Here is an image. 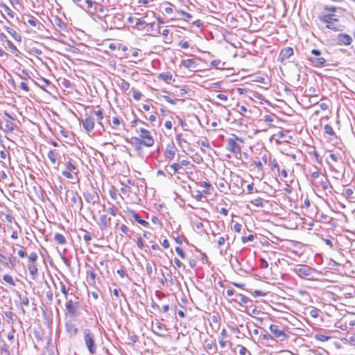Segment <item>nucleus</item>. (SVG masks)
<instances>
[{
	"label": "nucleus",
	"mask_w": 355,
	"mask_h": 355,
	"mask_svg": "<svg viewBox=\"0 0 355 355\" xmlns=\"http://www.w3.org/2000/svg\"><path fill=\"white\" fill-rule=\"evenodd\" d=\"M325 133L329 135H334L335 134L333 128L329 125H325L324 127Z\"/></svg>",
	"instance_id": "obj_42"
},
{
	"label": "nucleus",
	"mask_w": 355,
	"mask_h": 355,
	"mask_svg": "<svg viewBox=\"0 0 355 355\" xmlns=\"http://www.w3.org/2000/svg\"><path fill=\"white\" fill-rule=\"evenodd\" d=\"M62 174L64 177L68 178V179H73V175L72 174L70 173L69 171H63L62 172Z\"/></svg>",
	"instance_id": "obj_55"
},
{
	"label": "nucleus",
	"mask_w": 355,
	"mask_h": 355,
	"mask_svg": "<svg viewBox=\"0 0 355 355\" xmlns=\"http://www.w3.org/2000/svg\"><path fill=\"white\" fill-rule=\"evenodd\" d=\"M28 258L30 262L29 263H35L36 261L38 259V255L35 252H33L28 255Z\"/></svg>",
	"instance_id": "obj_30"
},
{
	"label": "nucleus",
	"mask_w": 355,
	"mask_h": 355,
	"mask_svg": "<svg viewBox=\"0 0 355 355\" xmlns=\"http://www.w3.org/2000/svg\"><path fill=\"white\" fill-rule=\"evenodd\" d=\"M254 166L258 168L259 171L263 170V164L259 160L254 161Z\"/></svg>",
	"instance_id": "obj_54"
},
{
	"label": "nucleus",
	"mask_w": 355,
	"mask_h": 355,
	"mask_svg": "<svg viewBox=\"0 0 355 355\" xmlns=\"http://www.w3.org/2000/svg\"><path fill=\"white\" fill-rule=\"evenodd\" d=\"M83 196L85 200L91 204H95L96 200L98 198V196L96 191L94 190L92 191H86L83 193Z\"/></svg>",
	"instance_id": "obj_11"
},
{
	"label": "nucleus",
	"mask_w": 355,
	"mask_h": 355,
	"mask_svg": "<svg viewBox=\"0 0 355 355\" xmlns=\"http://www.w3.org/2000/svg\"><path fill=\"white\" fill-rule=\"evenodd\" d=\"M112 123H113V125H112V128L113 129H117V128L121 124V121L119 120V119L116 116H114L113 119H112Z\"/></svg>",
	"instance_id": "obj_41"
},
{
	"label": "nucleus",
	"mask_w": 355,
	"mask_h": 355,
	"mask_svg": "<svg viewBox=\"0 0 355 355\" xmlns=\"http://www.w3.org/2000/svg\"><path fill=\"white\" fill-rule=\"evenodd\" d=\"M338 40L340 44L347 46L351 44L352 42V38L348 34L340 33L338 35Z\"/></svg>",
	"instance_id": "obj_15"
},
{
	"label": "nucleus",
	"mask_w": 355,
	"mask_h": 355,
	"mask_svg": "<svg viewBox=\"0 0 355 355\" xmlns=\"http://www.w3.org/2000/svg\"><path fill=\"white\" fill-rule=\"evenodd\" d=\"M98 225L101 230H107L111 225V218L107 217L105 214L101 215Z\"/></svg>",
	"instance_id": "obj_12"
},
{
	"label": "nucleus",
	"mask_w": 355,
	"mask_h": 355,
	"mask_svg": "<svg viewBox=\"0 0 355 355\" xmlns=\"http://www.w3.org/2000/svg\"><path fill=\"white\" fill-rule=\"evenodd\" d=\"M118 85L123 91H128L130 87V83L123 78H120Z\"/></svg>",
	"instance_id": "obj_24"
},
{
	"label": "nucleus",
	"mask_w": 355,
	"mask_h": 355,
	"mask_svg": "<svg viewBox=\"0 0 355 355\" xmlns=\"http://www.w3.org/2000/svg\"><path fill=\"white\" fill-rule=\"evenodd\" d=\"M93 6L92 0H83V3H78V6L83 8H91Z\"/></svg>",
	"instance_id": "obj_29"
},
{
	"label": "nucleus",
	"mask_w": 355,
	"mask_h": 355,
	"mask_svg": "<svg viewBox=\"0 0 355 355\" xmlns=\"http://www.w3.org/2000/svg\"><path fill=\"white\" fill-rule=\"evenodd\" d=\"M26 17H28V19L26 21H24L25 24L28 23L33 27H37L38 26L37 29H40V26L42 24L38 21V20L35 17L29 15H26Z\"/></svg>",
	"instance_id": "obj_19"
},
{
	"label": "nucleus",
	"mask_w": 355,
	"mask_h": 355,
	"mask_svg": "<svg viewBox=\"0 0 355 355\" xmlns=\"http://www.w3.org/2000/svg\"><path fill=\"white\" fill-rule=\"evenodd\" d=\"M47 156L49 159L51 160L52 164H55L57 160V156L56 154L54 153L53 150L49 151Z\"/></svg>",
	"instance_id": "obj_32"
},
{
	"label": "nucleus",
	"mask_w": 355,
	"mask_h": 355,
	"mask_svg": "<svg viewBox=\"0 0 355 355\" xmlns=\"http://www.w3.org/2000/svg\"><path fill=\"white\" fill-rule=\"evenodd\" d=\"M295 271L299 277H310L313 274V269L307 265H302L295 269Z\"/></svg>",
	"instance_id": "obj_5"
},
{
	"label": "nucleus",
	"mask_w": 355,
	"mask_h": 355,
	"mask_svg": "<svg viewBox=\"0 0 355 355\" xmlns=\"http://www.w3.org/2000/svg\"><path fill=\"white\" fill-rule=\"evenodd\" d=\"M260 268L262 269L267 268L268 267V262L263 258L260 259Z\"/></svg>",
	"instance_id": "obj_52"
},
{
	"label": "nucleus",
	"mask_w": 355,
	"mask_h": 355,
	"mask_svg": "<svg viewBox=\"0 0 355 355\" xmlns=\"http://www.w3.org/2000/svg\"><path fill=\"white\" fill-rule=\"evenodd\" d=\"M181 168L182 167L180 164L174 163L169 166V169L167 170V172L171 175H173L176 173H179V171Z\"/></svg>",
	"instance_id": "obj_20"
},
{
	"label": "nucleus",
	"mask_w": 355,
	"mask_h": 355,
	"mask_svg": "<svg viewBox=\"0 0 355 355\" xmlns=\"http://www.w3.org/2000/svg\"><path fill=\"white\" fill-rule=\"evenodd\" d=\"M162 98L168 103L172 104V105H175L176 104V102L178 101V99H172L169 96H166V95H164L162 96Z\"/></svg>",
	"instance_id": "obj_47"
},
{
	"label": "nucleus",
	"mask_w": 355,
	"mask_h": 355,
	"mask_svg": "<svg viewBox=\"0 0 355 355\" xmlns=\"http://www.w3.org/2000/svg\"><path fill=\"white\" fill-rule=\"evenodd\" d=\"M105 211L112 216H115L116 215V211L113 206L108 207Z\"/></svg>",
	"instance_id": "obj_51"
},
{
	"label": "nucleus",
	"mask_w": 355,
	"mask_h": 355,
	"mask_svg": "<svg viewBox=\"0 0 355 355\" xmlns=\"http://www.w3.org/2000/svg\"><path fill=\"white\" fill-rule=\"evenodd\" d=\"M8 264H10L11 268H14L17 263L16 258L14 256L11 255L10 257H8Z\"/></svg>",
	"instance_id": "obj_43"
},
{
	"label": "nucleus",
	"mask_w": 355,
	"mask_h": 355,
	"mask_svg": "<svg viewBox=\"0 0 355 355\" xmlns=\"http://www.w3.org/2000/svg\"><path fill=\"white\" fill-rule=\"evenodd\" d=\"M320 184L323 190H327L329 188V182L326 178H324L321 179Z\"/></svg>",
	"instance_id": "obj_31"
},
{
	"label": "nucleus",
	"mask_w": 355,
	"mask_h": 355,
	"mask_svg": "<svg viewBox=\"0 0 355 355\" xmlns=\"http://www.w3.org/2000/svg\"><path fill=\"white\" fill-rule=\"evenodd\" d=\"M158 77H159V78H160L166 82L171 80L172 78H173L171 73L169 72L159 73Z\"/></svg>",
	"instance_id": "obj_27"
},
{
	"label": "nucleus",
	"mask_w": 355,
	"mask_h": 355,
	"mask_svg": "<svg viewBox=\"0 0 355 355\" xmlns=\"http://www.w3.org/2000/svg\"><path fill=\"white\" fill-rule=\"evenodd\" d=\"M334 14H327L319 16L318 18L322 22L327 24L326 27L327 28L336 30V28L332 25V22L334 21H338V19L334 18Z\"/></svg>",
	"instance_id": "obj_7"
},
{
	"label": "nucleus",
	"mask_w": 355,
	"mask_h": 355,
	"mask_svg": "<svg viewBox=\"0 0 355 355\" xmlns=\"http://www.w3.org/2000/svg\"><path fill=\"white\" fill-rule=\"evenodd\" d=\"M65 329H66V331H67V334L69 336V337L76 336L79 331V330L76 327V326L71 322H66Z\"/></svg>",
	"instance_id": "obj_13"
},
{
	"label": "nucleus",
	"mask_w": 355,
	"mask_h": 355,
	"mask_svg": "<svg viewBox=\"0 0 355 355\" xmlns=\"http://www.w3.org/2000/svg\"><path fill=\"white\" fill-rule=\"evenodd\" d=\"M254 239V236L252 234H250L248 236H243L241 238L242 242L243 243H247L248 241H252Z\"/></svg>",
	"instance_id": "obj_44"
},
{
	"label": "nucleus",
	"mask_w": 355,
	"mask_h": 355,
	"mask_svg": "<svg viewBox=\"0 0 355 355\" xmlns=\"http://www.w3.org/2000/svg\"><path fill=\"white\" fill-rule=\"evenodd\" d=\"M251 203L258 207H263V199L261 198H257L252 200Z\"/></svg>",
	"instance_id": "obj_34"
},
{
	"label": "nucleus",
	"mask_w": 355,
	"mask_h": 355,
	"mask_svg": "<svg viewBox=\"0 0 355 355\" xmlns=\"http://www.w3.org/2000/svg\"><path fill=\"white\" fill-rule=\"evenodd\" d=\"M4 12L11 18L15 17V12L6 5H2Z\"/></svg>",
	"instance_id": "obj_33"
},
{
	"label": "nucleus",
	"mask_w": 355,
	"mask_h": 355,
	"mask_svg": "<svg viewBox=\"0 0 355 355\" xmlns=\"http://www.w3.org/2000/svg\"><path fill=\"white\" fill-rule=\"evenodd\" d=\"M132 96L135 100L139 101L141 99L142 94L140 92L137 90H133Z\"/></svg>",
	"instance_id": "obj_46"
},
{
	"label": "nucleus",
	"mask_w": 355,
	"mask_h": 355,
	"mask_svg": "<svg viewBox=\"0 0 355 355\" xmlns=\"http://www.w3.org/2000/svg\"><path fill=\"white\" fill-rule=\"evenodd\" d=\"M239 352L241 355H245L247 353L251 355L247 348L243 346L240 347Z\"/></svg>",
	"instance_id": "obj_50"
},
{
	"label": "nucleus",
	"mask_w": 355,
	"mask_h": 355,
	"mask_svg": "<svg viewBox=\"0 0 355 355\" xmlns=\"http://www.w3.org/2000/svg\"><path fill=\"white\" fill-rule=\"evenodd\" d=\"M7 46L10 49V51L12 53H15L18 52V49H17L15 45L13 44V43L11 41L7 40Z\"/></svg>",
	"instance_id": "obj_37"
},
{
	"label": "nucleus",
	"mask_w": 355,
	"mask_h": 355,
	"mask_svg": "<svg viewBox=\"0 0 355 355\" xmlns=\"http://www.w3.org/2000/svg\"><path fill=\"white\" fill-rule=\"evenodd\" d=\"M200 144L202 146L207 148H211V146H210L209 141L207 139L203 140V141H200Z\"/></svg>",
	"instance_id": "obj_62"
},
{
	"label": "nucleus",
	"mask_w": 355,
	"mask_h": 355,
	"mask_svg": "<svg viewBox=\"0 0 355 355\" xmlns=\"http://www.w3.org/2000/svg\"><path fill=\"white\" fill-rule=\"evenodd\" d=\"M293 54V49L291 47H286L281 51L279 59L282 62L284 60L289 58Z\"/></svg>",
	"instance_id": "obj_16"
},
{
	"label": "nucleus",
	"mask_w": 355,
	"mask_h": 355,
	"mask_svg": "<svg viewBox=\"0 0 355 355\" xmlns=\"http://www.w3.org/2000/svg\"><path fill=\"white\" fill-rule=\"evenodd\" d=\"M231 137L236 142V141H239V142H241V143H244V140L243 138L241 137H238L237 135H234V134H232L231 135Z\"/></svg>",
	"instance_id": "obj_59"
},
{
	"label": "nucleus",
	"mask_w": 355,
	"mask_h": 355,
	"mask_svg": "<svg viewBox=\"0 0 355 355\" xmlns=\"http://www.w3.org/2000/svg\"><path fill=\"white\" fill-rule=\"evenodd\" d=\"M5 316L8 319L9 322L13 323V313L11 311L5 312Z\"/></svg>",
	"instance_id": "obj_49"
},
{
	"label": "nucleus",
	"mask_w": 355,
	"mask_h": 355,
	"mask_svg": "<svg viewBox=\"0 0 355 355\" xmlns=\"http://www.w3.org/2000/svg\"><path fill=\"white\" fill-rule=\"evenodd\" d=\"M318 311L319 310L316 308H313L311 311H310V315H311V317L313 318H317L318 316Z\"/></svg>",
	"instance_id": "obj_58"
},
{
	"label": "nucleus",
	"mask_w": 355,
	"mask_h": 355,
	"mask_svg": "<svg viewBox=\"0 0 355 355\" xmlns=\"http://www.w3.org/2000/svg\"><path fill=\"white\" fill-rule=\"evenodd\" d=\"M4 30L11 35L16 41H21V36L15 30L9 27H4Z\"/></svg>",
	"instance_id": "obj_23"
},
{
	"label": "nucleus",
	"mask_w": 355,
	"mask_h": 355,
	"mask_svg": "<svg viewBox=\"0 0 355 355\" xmlns=\"http://www.w3.org/2000/svg\"><path fill=\"white\" fill-rule=\"evenodd\" d=\"M226 148L227 150L234 153H241V147L231 137L227 139Z\"/></svg>",
	"instance_id": "obj_8"
},
{
	"label": "nucleus",
	"mask_w": 355,
	"mask_h": 355,
	"mask_svg": "<svg viewBox=\"0 0 355 355\" xmlns=\"http://www.w3.org/2000/svg\"><path fill=\"white\" fill-rule=\"evenodd\" d=\"M229 239V236L226 235L225 236H220L218 241L217 243L218 246H222L225 243V241Z\"/></svg>",
	"instance_id": "obj_39"
},
{
	"label": "nucleus",
	"mask_w": 355,
	"mask_h": 355,
	"mask_svg": "<svg viewBox=\"0 0 355 355\" xmlns=\"http://www.w3.org/2000/svg\"><path fill=\"white\" fill-rule=\"evenodd\" d=\"M132 217L141 225L148 227L149 226V223L144 219H141L139 215L133 210L130 211Z\"/></svg>",
	"instance_id": "obj_18"
},
{
	"label": "nucleus",
	"mask_w": 355,
	"mask_h": 355,
	"mask_svg": "<svg viewBox=\"0 0 355 355\" xmlns=\"http://www.w3.org/2000/svg\"><path fill=\"white\" fill-rule=\"evenodd\" d=\"M75 300L72 299H67V302L65 304V309H66V314L68 315L71 318H76L78 316L79 311L78 309L80 306V303L78 301V297L76 296H74Z\"/></svg>",
	"instance_id": "obj_2"
},
{
	"label": "nucleus",
	"mask_w": 355,
	"mask_h": 355,
	"mask_svg": "<svg viewBox=\"0 0 355 355\" xmlns=\"http://www.w3.org/2000/svg\"><path fill=\"white\" fill-rule=\"evenodd\" d=\"M146 271L149 275L153 272V265L150 263H146Z\"/></svg>",
	"instance_id": "obj_63"
},
{
	"label": "nucleus",
	"mask_w": 355,
	"mask_h": 355,
	"mask_svg": "<svg viewBox=\"0 0 355 355\" xmlns=\"http://www.w3.org/2000/svg\"><path fill=\"white\" fill-rule=\"evenodd\" d=\"M324 9L326 11L331 12H333V13L335 12L336 11V10H337L336 7L328 6H324Z\"/></svg>",
	"instance_id": "obj_57"
},
{
	"label": "nucleus",
	"mask_w": 355,
	"mask_h": 355,
	"mask_svg": "<svg viewBox=\"0 0 355 355\" xmlns=\"http://www.w3.org/2000/svg\"><path fill=\"white\" fill-rule=\"evenodd\" d=\"M175 155V147H172L170 149H167L165 153V157L166 159L171 160L174 158Z\"/></svg>",
	"instance_id": "obj_26"
},
{
	"label": "nucleus",
	"mask_w": 355,
	"mask_h": 355,
	"mask_svg": "<svg viewBox=\"0 0 355 355\" xmlns=\"http://www.w3.org/2000/svg\"><path fill=\"white\" fill-rule=\"evenodd\" d=\"M177 142L181 145L182 142H187L185 139L182 138L181 134H178L175 137Z\"/></svg>",
	"instance_id": "obj_61"
},
{
	"label": "nucleus",
	"mask_w": 355,
	"mask_h": 355,
	"mask_svg": "<svg viewBox=\"0 0 355 355\" xmlns=\"http://www.w3.org/2000/svg\"><path fill=\"white\" fill-rule=\"evenodd\" d=\"M69 289V288H67V287L64 283L60 282V290H61V292L64 294V298L66 300L68 299Z\"/></svg>",
	"instance_id": "obj_35"
},
{
	"label": "nucleus",
	"mask_w": 355,
	"mask_h": 355,
	"mask_svg": "<svg viewBox=\"0 0 355 355\" xmlns=\"http://www.w3.org/2000/svg\"><path fill=\"white\" fill-rule=\"evenodd\" d=\"M83 340L85 345L91 354H94L96 352V337L94 333L89 329L83 330Z\"/></svg>",
	"instance_id": "obj_1"
},
{
	"label": "nucleus",
	"mask_w": 355,
	"mask_h": 355,
	"mask_svg": "<svg viewBox=\"0 0 355 355\" xmlns=\"http://www.w3.org/2000/svg\"><path fill=\"white\" fill-rule=\"evenodd\" d=\"M182 65L187 69H194L196 67V63L192 59H187L182 60Z\"/></svg>",
	"instance_id": "obj_22"
},
{
	"label": "nucleus",
	"mask_w": 355,
	"mask_h": 355,
	"mask_svg": "<svg viewBox=\"0 0 355 355\" xmlns=\"http://www.w3.org/2000/svg\"><path fill=\"white\" fill-rule=\"evenodd\" d=\"M21 303L24 306H28L29 299L27 296H24L21 298Z\"/></svg>",
	"instance_id": "obj_56"
},
{
	"label": "nucleus",
	"mask_w": 355,
	"mask_h": 355,
	"mask_svg": "<svg viewBox=\"0 0 355 355\" xmlns=\"http://www.w3.org/2000/svg\"><path fill=\"white\" fill-rule=\"evenodd\" d=\"M233 228H234V231H236V232H240L241 231L242 225L239 223H236L234 225Z\"/></svg>",
	"instance_id": "obj_64"
},
{
	"label": "nucleus",
	"mask_w": 355,
	"mask_h": 355,
	"mask_svg": "<svg viewBox=\"0 0 355 355\" xmlns=\"http://www.w3.org/2000/svg\"><path fill=\"white\" fill-rule=\"evenodd\" d=\"M315 340L321 342H325L329 340L331 338L330 336L324 335V334H317L315 335Z\"/></svg>",
	"instance_id": "obj_28"
},
{
	"label": "nucleus",
	"mask_w": 355,
	"mask_h": 355,
	"mask_svg": "<svg viewBox=\"0 0 355 355\" xmlns=\"http://www.w3.org/2000/svg\"><path fill=\"white\" fill-rule=\"evenodd\" d=\"M179 13H180L182 17H185L187 19L192 18V15L190 13L184 12L183 10H179Z\"/></svg>",
	"instance_id": "obj_53"
},
{
	"label": "nucleus",
	"mask_w": 355,
	"mask_h": 355,
	"mask_svg": "<svg viewBox=\"0 0 355 355\" xmlns=\"http://www.w3.org/2000/svg\"><path fill=\"white\" fill-rule=\"evenodd\" d=\"M152 329L153 331L159 336H162L163 333L167 330L166 325L158 320L152 324Z\"/></svg>",
	"instance_id": "obj_9"
},
{
	"label": "nucleus",
	"mask_w": 355,
	"mask_h": 355,
	"mask_svg": "<svg viewBox=\"0 0 355 355\" xmlns=\"http://www.w3.org/2000/svg\"><path fill=\"white\" fill-rule=\"evenodd\" d=\"M311 56L309 58L312 64L317 67H322L325 65L326 60L321 57V52L318 49H313L311 51Z\"/></svg>",
	"instance_id": "obj_3"
},
{
	"label": "nucleus",
	"mask_w": 355,
	"mask_h": 355,
	"mask_svg": "<svg viewBox=\"0 0 355 355\" xmlns=\"http://www.w3.org/2000/svg\"><path fill=\"white\" fill-rule=\"evenodd\" d=\"M146 25H148V23L146 21L141 20L140 19H136V23L134 26H132V28L142 31Z\"/></svg>",
	"instance_id": "obj_21"
},
{
	"label": "nucleus",
	"mask_w": 355,
	"mask_h": 355,
	"mask_svg": "<svg viewBox=\"0 0 355 355\" xmlns=\"http://www.w3.org/2000/svg\"><path fill=\"white\" fill-rule=\"evenodd\" d=\"M221 62L220 60H214L211 62V66L215 67L216 69H223V67H220Z\"/></svg>",
	"instance_id": "obj_40"
},
{
	"label": "nucleus",
	"mask_w": 355,
	"mask_h": 355,
	"mask_svg": "<svg viewBox=\"0 0 355 355\" xmlns=\"http://www.w3.org/2000/svg\"><path fill=\"white\" fill-rule=\"evenodd\" d=\"M139 132H141L140 138L143 141V146L146 147H151L154 144V139L150 135V132L144 128H139Z\"/></svg>",
	"instance_id": "obj_4"
},
{
	"label": "nucleus",
	"mask_w": 355,
	"mask_h": 355,
	"mask_svg": "<svg viewBox=\"0 0 355 355\" xmlns=\"http://www.w3.org/2000/svg\"><path fill=\"white\" fill-rule=\"evenodd\" d=\"M125 141L134 146L138 153L141 151V146L143 145V141L140 137H132L130 139L127 138Z\"/></svg>",
	"instance_id": "obj_10"
},
{
	"label": "nucleus",
	"mask_w": 355,
	"mask_h": 355,
	"mask_svg": "<svg viewBox=\"0 0 355 355\" xmlns=\"http://www.w3.org/2000/svg\"><path fill=\"white\" fill-rule=\"evenodd\" d=\"M54 240L57 243L60 245H64L67 243L65 237L62 234L59 233L55 234Z\"/></svg>",
	"instance_id": "obj_25"
},
{
	"label": "nucleus",
	"mask_w": 355,
	"mask_h": 355,
	"mask_svg": "<svg viewBox=\"0 0 355 355\" xmlns=\"http://www.w3.org/2000/svg\"><path fill=\"white\" fill-rule=\"evenodd\" d=\"M19 87L25 92L29 91V87L25 82H21L19 85Z\"/></svg>",
	"instance_id": "obj_60"
},
{
	"label": "nucleus",
	"mask_w": 355,
	"mask_h": 355,
	"mask_svg": "<svg viewBox=\"0 0 355 355\" xmlns=\"http://www.w3.org/2000/svg\"><path fill=\"white\" fill-rule=\"evenodd\" d=\"M3 279L8 284H10L12 286H15V281L13 280L12 277L10 275H4L3 276Z\"/></svg>",
	"instance_id": "obj_36"
},
{
	"label": "nucleus",
	"mask_w": 355,
	"mask_h": 355,
	"mask_svg": "<svg viewBox=\"0 0 355 355\" xmlns=\"http://www.w3.org/2000/svg\"><path fill=\"white\" fill-rule=\"evenodd\" d=\"M175 252L178 254V255L182 258V259H184L185 258V253L184 252V251L182 250V249L180 247H176L175 248Z\"/></svg>",
	"instance_id": "obj_48"
},
{
	"label": "nucleus",
	"mask_w": 355,
	"mask_h": 355,
	"mask_svg": "<svg viewBox=\"0 0 355 355\" xmlns=\"http://www.w3.org/2000/svg\"><path fill=\"white\" fill-rule=\"evenodd\" d=\"M90 114L96 116L99 120H102L103 119V114L101 110L91 111Z\"/></svg>",
	"instance_id": "obj_38"
},
{
	"label": "nucleus",
	"mask_w": 355,
	"mask_h": 355,
	"mask_svg": "<svg viewBox=\"0 0 355 355\" xmlns=\"http://www.w3.org/2000/svg\"><path fill=\"white\" fill-rule=\"evenodd\" d=\"M27 268L32 279L35 280L38 277L37 266L35 263H28Z\"/></svg>",
	"instance_id": "obj_17"
},
{
	"label": "nucleus",
	"mask_w": 355,
	"mask_h": 355,
	"mask_svg": "<svg viewBox=\"0 0 355 355\" xmlns=\"http://www.w3.org/2000/svg\"><path fill=\"white\" fill-rule=\"evenodd\" d=\"M269 329L276 338H281V340H285L288 337L284 331L283 329H281L278 325L270 324L269 327Z\"/></svg>",
	"instance_id": "obj_6"
},
{
	"label": "nucleus",
	"mask_w": 355,
	"mask_h": 355,
	"mask_svg": "<svg viewBox=\"0 0 355 355\" xmlns=\"http://www.w3.org/2000/svg\"><path fill=\"white\" fill-rule=\"evenodd\" d=\"M66 166L69 171H74L76 169V166L71 161L67 162Z\"/></svg>",
	"instance_id": "obj_45"
},
{
	"label": "nucleus",
	"mask_w": 355,
	"mask_h": 355,
	"mask_svg": "<svg viewBox=\"0 0 355 355\" xmlns=\"http://www.w3.org/2000/svg\"><path fill=\"white\" fill-rule=\"evenodd\" d=\"M82 124L85 130L89 132L94 128V121L91 116H87L82 121Z\"/></svg>",
	"instance_id": "obj_14"
}]
</instances>
